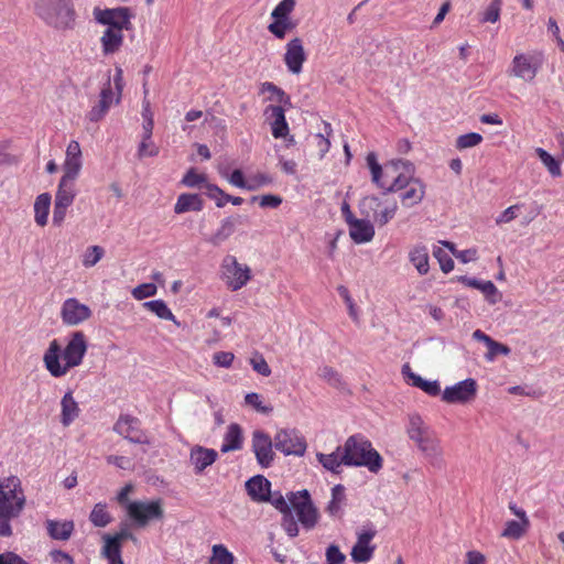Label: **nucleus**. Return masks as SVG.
<instances>
[{
  "label": "nucleus",
  "mask_w": 564,
  "mask_h": 564,
  "mask_svg": "<svg viewBox=\"0 0 564 564\" xmlns=\"http://www.w3.org/2000/svg\"><path fill=\"white\" fill-rule=\"evenodd\" d=\"M406 434L431 467L435 469L444 467V451L441 440L420 415L411 414L409 416Z\"/></svg>",
  "instance_id": "f257e3e1"
},
{
  "label": "nucleus",
  "mask_w": 564,
  "mask_h": 564,
  "mask_svg": "<svg viewBox=\"0 0 564 564\" xmlns=\"http://www.w3.org/2000/svg\"><path fill=\"white\" fill-rule=\"evenodd\" d=\"M25 505L21 480L15 476L0 479V535L12 533L11 520L19 517Z\"/></svg>",
  "instance_id": "f03ea898"
},
{
  "label": "nucleus",
  "mask_w": 564,
  "mask_h": 564,
  "mask_svg": "<svg viewBox=\"0 0 564 564\" xmlns=\"http://www.w3.org/2000/svg\"><path fill=\"white\" fill-rule=\"evenodd\" d=\"M341 447L345 466H364L371 473H378L381 469L382 458L380 454L364 436L352 435L346 440Z\"/></svg>",
  "instance_id": "7ed1b4c3"
},
{
  "label": "nucleus",
  "mask_w": 564,
  "mask_h": 564,
  "mask_svg": "<svg viewBox=\"0 0 564 564\" xmlns=\"http://www.w3.org/2000/svg\"><path fill=\"white\" fill-rule=\"evenodd\" d=\"M35 13L56 30L73 29L75 24L76 14L70 0H39Z\"/></svg>",
  "instance_id": "20e7f679"
},
{
  "label": "nucleus",
  "mask_w": 564,
  "mask_h": 564,
  "mask_svg": "<svg viewBox=\"0 0 564 564\" xmlns=\"http://www.w3.org/2000/svg\"><path fill=\"white\" fill-rule=\"evenodd\" d=\"M219 278L228 290L236 292L251 281L252 272L248 264L240 263L232 254H226L220 262Z\"/></svg>",
  "instance_id": "39448f33"
},
{
  "label": "nucleus",
  "mask_w": 564,
  "mask_h": 564,
  "mask_svg": "<svg viewBox=\"0 0 564 564\" xmlns=\"http://www.w3.org/2000/svg\"><path fill=\"white\" fill-rule=\"evenodd\" d=\"M359 209L362 216L382 227L395 216L398 204L393 198L372 195L361 199Z\"/></svg>",
  "instance_id": "423d86ee"
},
{
  "label": "nucleus",
  "mask_w": 564,
  "mask_h": 564,
  "mask_svg": "<svg viewBox=\"0 0 564 564\" xmlns=\"http://www.w3.org/2000/svg\"><path fill=\"white\" fill-rule=\"evenodd\" d=\"M366 161L371 172L372 182L378 187L388 192L389 186H386L383 183H393L398 170H408V172H411L412 170V163L403 160L391 161L382 166L379 164L377 155L373 152L367 154Z\"/></svg>",
  "instance_id": "0eeeda50"
},
{
  "label": "nucleus",
  "mask_w": 564,
  "mask_h": 564,
  "mask_svg": "<svg viewBox=\"0 0 564 564\" xmlns=\"http://www.w3.org/2000/svg\"><path fill=\"white\" fill-rule=\"evenodd\" d=\"M296 6V0H281L271 12L272 22L268 31L278 40L285 39L286 34L296 28V22L291 14Z\"/></svg>",
  "instance_id": "6e6552de"
},
{
  "label": "nucleus",
  "mask_w": 564,
  "mask_h": 564,
  "mask_svg": "<svg viewBox=\"0 0 564 564\" xmlns=\"http://www.w3.org/2000/svg\"><path fill=\"white\" fill-rule=\"evenodd\" d=\"M543 64L542 53H518L511 61L509 75L523 82L531 83L536 77Z\"/></svg>",
  "instance_id": "1a4fd4ad"
},
{
  "label": "nucleus",
  "mask_w": 564,
  "mask_h": 564,
  "mask_svg": "<svg viewBox=\"0 0 564 564\" xmlns=\"http://www.w3.org/2000/svg\"><path fill=\"white\" fill-rule=\"evenodd\" d=\"M288 500L292 512L295 511L301 524L307 529H313L318 521V511L312 502L311 496L306 489L288 494Z\"/></svg>",
  "instance_id": "9d476101"
},
{
  "label": "nucleus",
  "mask_w": 564,
  "mask_h": 564,
  "mask_svg": "<svg viewBox=\"0 0 564 564\" xmlns=\"http://www.w3.org/2000/svg\"><path fill=\"white\" fill-rule=\"evenodd\" d=\"M127 514L138 527H145L150 521L163 516L161 500H134L127 503Z\"/></svg>",
  "instance_id": "9b49d317"
},
{
  "label": "nucleus",
  "mask_w": 564,
  "mask_h": 564,
  "mask_svg": "<svg viewBox=\"0 0 564 564\" xmlns=\"http://www.w3.org/2000/svg\"><path fill=\"white\" fill-rule=\"evenodd\" d=\"M376 534L377 530L371 523H367L357 530V541L350 552L351 560L355 563H367L372 558L376 545L371 542Z\"/></svg>",
  "instance_id": "f8f14e48"
},
{
  "label": "nucleus",
  "mask_w": 564,
  "mask_h": 564,
  "mask_svg": "<svg viewBox=\"0 0 564 564\" xmlns=\"http://www.w3.org/2000/svg\"><path fill=\"white\" fill-rule=\"evenodd\" d=\"M477 392V381L473 378H467L446 387L442 391V400L451 404H466L475 400Z\"/></svg>",
  "instance_id": "ddd939ff"
},
{
  "label": "nucleus",
  "mask_w": 564,
  "mask_h": 564,
  "mask_svg": "<svg viewBox=\"0 0 564 564\" xmlns=\"http://www.w3.org/2000/svg\"><path fill=\"white\" fill-rule=\"evenodd\" d=\"M274 446L284 455L302 456L306 451V442L296 430H280L274 436Z\"/></svg>",
  "instance_id": "4468645a"
},
{
  "label": "nucleus",
  "mask_w": 564,
  "mask_h": 564,
  "mask_svg": "<svg viewBox=\"0 0 564 564\" xmlns=\"http://www.w3.org/2000/svg\"><path fill=\"white\" fill-rule=\"evenodd\" d=\"M113 431L131 443L149 444L148 435L142 431L140 421L131 415L122 414L113 425Z\"/></svg>",
  "instance_id": "2eb2a0df"
},
{
  "label": "nucleus",
  "mask_w": 564,
  "mask_h": 564,
  "mask_svg": "<svg viewBox=\"0 0 564 564\" xmlns=\"http://www.w3.org/2000/svg\"><path fill=\"white\" fill-rule=\"evenodd\" d=\"M91 310L76 297L66 299L61 306V319L67 326H76L91 317Z\"/></svg>",
  "instance_id": "dca6fc26"
},
{
  "label": "nucleus",
  "mask_w": 564,
  "mask_h": 564,
  "mask_svg": "<svg viewBox=\"0 0 564 564\" xmlns=\"http://www.w3.org/2000/svg\"><path fill=\"white\" fill-rule=\"evenodd\" d=\"M121 99L115 96L110 78L102 86L98 100L91 106L90 110L86 113V119L90 122H99L108 113L112 105H118Z\"/></svg>",
  "instance_id": "f3484780"
},
{
  "label": "nucleus",
  "mask_w": 564,
  "mask_h": 564,
  "mask_svg": "<svg viewBox=\"0 0 564 564\" xmlns=\"http://www.w3.org/2000/svg\"><path fill=\"white\" fill-rule=\"evenodd\" d=\"M307 59L303 40L299 36L291 39L285 44L283 62L291 74L299 75L303 70V65Z\"/></svg>",
  "instance_id": "a211bd4d"
},
{
  "label": "nucleus",
  "mask_w": 564,
  "mask_h": 564,
  "mask_svg": "<svg viewBox=\"0 0 564 564\" xmlns=\"http://www.w3.org/2000/svg\"><path fill=\"white\" fill-rule=\"evenodd\" d=\"M272 446V440L267 433L262 431L253 432L252 451L256 455L258 464L263 468L269 467L273 462L274 453Z\"/></svg>",
  "instance_id": "6ab92c4d"
},
{
  "label": "nucleus",
  "mask_w": 564,
  "mask_h": 564,
  "mask_svg": "<svg viewBox=\"0 0 564 564\" xmlns=\"http://www.w3.org/2000/svg\"><path fill=\"white\" fill-rule=\"evenodd\" d=\"M84 355H44V364L54 377L64 376L70 368L82 364Z\"/></svg>",
  "instance_id": "aec40b11"
},
{
  "label": "nucleus",
  "mask_w": 564,
  "mask_h": 564,
  "mask_svg": "<svg viewBox=\"0 0 564 564\" xmlns=\"http://www.w3.org/2000/svg\"><path fill=\"white\" fill-rule=\"evenodd\" d=\"M263 115L270 123L272 135L275 139L285 138L289 132V124L285 119V108L280 105H269L264 108Z\"/></svg>",
  "instance_id": "412c9836"
},
{
  "label": "nucleus",
  "mask_w": 564,
  "mask_h": 564,
  "mask_svg": "<svg viewBox=\"0 0 564 564\" xmlns=\"http://www.w3.org/2000/svg\"><path fill=\"white\" fill-rule=\"evenodd\" d=\"M218 452L202 445H194L189 449V464L196 475H202L218 459Z\"/></svg>",
  "instance_id": "4be33fe9"
},
{
  "label": "nucleus",
  "mask_w": 564,
  "mask_h": 564,
  "mask_svg": "<svg viewBox=\"0 0 564 564\" xmlns=\"http://www.w3.org/2000/svg\"><path fill=\"white\" fill-rule=\"evenodd\" d=\"M402 375L409 384L423 390L425 393L430 395L434 397L441 392V387L436 380H424L419 375L414 373L408 364L403 365Z\"/></svg>",
  "instance_id": "5701e85b"
},
{
  "label": "nucleus",
  "mask_w": 564,
  "mask_h": 564,
  "mask_svg": "<svg viewBox=\"0 0 564 564\" xmlns=\"http://www.w3.org/2000/svg\"><path fill=\"white\" fill-rule=\"evenodd\" d=\"M271 484L270 481L261 476H254L246 482V489L252 500L258 502H264L269 498Z\"/></svg>",
  "instance_id": "b1692460"
},
{
  "label": "nucleus",
  "mask_w": 564,
  "mask_h": 564,
  "mask_svg": "<svg viewBox=\"0 0 564 564\" xmlns=\"http://www.w3.org/2000/svg\"><path fill=\"white\" fill-rule=\"evenodd\" d=\"M349 235L356 243L369 242L375 236V228L368 218L350 220Z\"/></svg>",
  "instance_id": "393cba45"
},
{
  "label": "nucleus",
  "mask_w": 564,
  "mask_h": 564,
  "mask_svg": "<svg viewBox=\"0 0 564 564\" xmlns=\"http://www.w3.org/2000/svg\"><path fill=\"white\" fill-rule=\"evenodd\" d=\"M80 414V408L73 392L67 391L61 400V423L69 426Z\"/></svg>",
  "instance_id": "a878e982"
},
{
  "label": "nucleus",
  "mask_w": 564,
  "mask_h": 564,
  "mask_svg": "<svg viewBox=\"0 0 564 564\" xmlns=\"http://www.w3.org/2000/svg\"><path fill=\"white\" fill-rule=\"evenodd\" d=\"M121 26L107 28L100 39L104 54H112L122 45L123 33Z\"/></svg>",
  "instance_id": "bb28decb"
},
{
  "label": "nucleus",
  "mask_w": 564,
  "mask_h": 564,
  "mask_svg": "<svg viewBox=\"0 0 564 564\" xmlns=\"http://www.w3.org/2000/svg\"><path fill=\"white\" fill-rule=\"evenodd\" d=\"M242 217L239 215L229 216L221 220L218 229L212 236L210 242L215 246L220 245L226 241L230 236H232L237 229V226L241 224Z\"/></svg>",
  "instance_id": "cd10ccee"
},
{
  "label": "nucleus",
  "mask_w": 564,
  "mask_h": 564,
  "mask_svg": "<svg viewBox=\"0 0 564 564\" xmlns=\"http://www.w3.org/2000/svg\"><path fill=\"white\" fill-rule=\"evenodd\" d=\"M129 10L127 8H118L112 10H105L99 13L97 17V20L108 25L107 28L111 26H121L126 28L129 23Z\"/></svg>",
  "instance_id": "c85d7f7f"
},
{
  "label": "nucleus",
  "mask_w": 564,
  "mask_h": 564,
  "mask_svg": "<svg viewBox=\"0 0 564 564\" xmlns=\"http://www.w3.org/2000/svg\"><path fill=\"white\" fill-rule=\"evenodd\" d=\"M243 437L241 427L231 423L224 435L223 444L220 451L223 453H229L234 451H238L242 447Z\"/></svg>",
  "instance_id": "c756f323"
},
{
  "label": "nucleus",
  "mask_w": 564,
  "mask_h": 564,
  "mask_svg": "<svg viewBox=\"0 0 564 564\" xmlns=\"http://www.w3.org/2000/svg\"><path fill=\"white\" fill-rule=\"evenodd\" d=\"M203 207L204 203L198 194L183 193L177 197L174 213L180 215L187 212H200Z\"/></svg>",
  "instance_id": "7c9ffc66"
},
{
  "label": "nucleus",
  "mask_w": 564,
  "mask_h": 564,
  "mask_svg": "<svg viewBox=\"0 0 564 564\" xmlns=\"http://www.w3.org/2000/svg\"><path fill=\"white\" fill-rule=\"evenodd\" d=\"M316 458L326 470L337 474L340 471L341 465H344L343 447L338 446L329 454L317 453Z\"/></svg>",
  "instance_id": "2f4dec72"
},
{
  "label": "nucleus",
  "mask_w": 564,
  "mask_h": 564,
  "mask_svg": "<svg viewBox=\"0 0 564 564\" xmlns=\"http://www.w3.org/2000/svg\"><path fill=\"white\" fill-rule=\"evenodd\" d=\"M52 203L50 193L40 194L34 202V220L37 226L44 227L48 221V214Z\"/></svg>",
  "instance_id": "473e14b6"
},
{
  "label": "nucleus",
  "mask_w": 564,
  "mask_h": 564,
  "mask_svg": "<svg viewBox=\"0 0 564 564\" xmlns=\"http://www.w3.org/2000/svg\"><path fill=\"white\" fill-rule=\"evenodd\" d=\"M101 554L107 558L108 564H123L121 558L122 544L110 534L104 535Z\"/></svg>",
  "instance_id": "72a5a7b5"
},
{
  "label": "nucleus",
  "mask_w": 564,
  "mask_h": 564,
  "mask_svg": "<svg viewBox=\"0 0 564 564\" xmlns=\"http://www.w3.org/2000/svg\"><path fill=\"white\" fill-rule=\"evenodd\" d=\"M409 260L419 274L425 275L430 270V257L425 246H415L409 252Z\"/></svg>",
  "instance_id": "f704fd0d"
},
{
  "label": "nucleus",
  "mask_w": 564,
  "mask_h": 564,
  "mask_svg": "<svg viewBox=\"0 0 564 564\" xmlns=\"http://www.w3.org/2000/svg\"><path fill=\"white\" fill-rule=\"evenodd\" d=\"M77 195L76 181L61 178L55 193V202L68 205H73Z\"/></svg>",
  "instance_id": "c9c22d12"
},
{
  "label": "nucleus",
  "mask_w": 564,
  "mask_h": 564,
  "mask_svg": "<svg viewBox=\"0 0 564 564\" xmlns=\"http://www.w3.org/2000/svg\"><path fill=\"white\" fill-rule=\"evenodd\" d=\"M460 281L469 288L481 291L490 303H496L498 301V289L491 281H481L468 276H462Z\"/></svg>",
  "instance_id": "e433bc0d"
},
{
  "label": "nucleus",
  "mask_w": 564,
  "mask_h": 564,
  "mask_svg": "<svg viewBox=\"0 0 564 564\" xmlns=\"http://www.w3.org/2000/svg\"><path fill=\"white\" fill-rule=\"evenodd\" d=\"M206 195L210 199H214L216 206L219 208L224 207L227 203H231L235 206H239L243 203L242 197L226 194L220 187H218L215 184H206Z\"/></svg>",
  "instance_id": "4c0bfd02"
},
{
  "label": "nucleus",
  "mask_w": 564,
  "mask_h": 564,
  "mask_svg": "<svg viewBox=\"0 0 564 564\" xmlns=\"http://www.w3.org/2000/svg\"><path fill=\"white\" fill-rule=\"evenodd\" d=\"M46 529L50 536L54 540L66 541L70 538L74 531V522L73 521H55L48 520L46 522Z\"/></svg>",
  "instance_id": "58836bf2"
},
{
  "label": "nucleus",
  "mask_w": 564,
  "mask_h": 564,
  "mask_svg": "<svg viewBox=\"0 0 564 564\" xmlns=\"http://www.w3.org/2000/svg\"><path fill=\"white\" fill-rule=\"evenodd\" d=\"M346 495L343 485H336L332 488V498L327 505V512L330 517L340 518L345 506Z\"/></svg>",
  "instance_id": "ea45409f"
},
{
  "label": "nucleus",
  "mask_w": 564,
  "mask_h": 564,
  "mask_svg": "<svg viewBox=\"0 0 564 564\" xmlns=\"http://www.w3.org/2000/svg\"><path fill=\"white\" fill-rule=\"evenodd\" d=\"M261 94H269L268 100L276 102L280 106H291L290 96L279 86L271 82H264L260 86Z\"/></svg>",
  "instance_id": "a19ab883"
},
{
  "label": "nucleus",
  "mask_w": 564,
  "mask_h": 564,
  "mask_svg": "<svg viewBox=\"0 0 564 564\" xmlns=\"http://www.w3.org/2000/svg\"><path fill=\"white\" fill-rule=\"evenodd\" d=\"M405 192L402 194V203L406 206H413L419 204L425 194V186L420 180H413L411 184L405 187Z\"/></svg>",
  "instance_id": "79ce46f5"
},
{
  "label": "nucleus",
  "mask_w": 564,
  "mask_h": 564,
  "mask_svg": "<svg viewBox=\"0 0 564 564\" xmlns=\"http://www.w3.org/2000/svg\"><path fill=\"white\" fill-rule=\"evenodd\" d=\"M530 527V520H509L505 524L501 536L510 540H519L522 538Z\"/></svg>",
  "instance_id": "37998d69"
},
{
  "label": "nucleus",
  "mask_w": 564,
  "mask_h": 564,
  "mask_svg": "<svg viewBox=\"0 0 564 564\" xmlns=\"http://www.w3.org/2000/svg\"><path fill=\"white\" fill-rule=\"evenodd\" d=\"M207 319H215L214 322L209 321L205 327L214 332V337L209 340L217 341L219 339V333L217 328H227L231 325L230 317H219V312L217 308H212L207 315Z\"/></svg>",
  "instance_id": "c03bdc74"
},
{
  "label": "nucleus",
  "mask_w": 564,
  "mask_h": 564,
  "mask_svg": "<svg viewBox=\"0 0 564 564\" xmlns=\"http://www.w3.org/2000/svg\"><path fill=\"white\" fill-rule=\"evenodd\" d=\"M143 307L145 310L152 312L153 314H155L161 319L172 321L175 324H178L176 322L175 315L167 307L166 303L163 300H153V301L144 302Z\"/></svg>",
  "instance_id": "a18cd8bd"
},
{
  "label": "nucleus",
  "mask_w": 564,
  "mask_h": 564,
  "mask_svg": "<svg viewBox=\"0 0 564 564\" xmlns=\"http://www.w3.org/2000/svg\"><path fill=\"white\" fill-rule=\"evenodd\" d=\"M82 166V158L65 156V161L63 164V176L61 178L77 181Z\"/></svg>",
  "instance_id": "49530a36"
},
{
  "label": "nucleus",
  "mask_w": 564,
  "mask_h": 564,
  "mask_svg": "<svg viewBox=\"0 0 564 564\" xmlns=\"http://www.w3.org/2000/svg\"><path fill=\"white\" fill-rule=\"evenodd\" d=\"M89 520L95 527L105 528L111 522V516L107 511V506L105 503H96L93 508Z\"/></svg>",
  "instance_id": "de8ad7c7"
},
{
  "label": "nucleus",
  "mask_w": 564,
  "mask_h": 564,
  "mask_svg": "<svg viewBox=\"0 0 564 564\" xmlns=\"http://www.w3.org/2000/svg\"><path fill=\"white\" fill-rule=\"evenodd\" d=\"M234 554L223 544H215L212 549L209 564H234Z\"/></svg>",
  "instance_id": "09e8293b"
},
{
  "label": "nucleus",
  "mask_w": 564,
  "mask_h": 564,
  "mask_svg": "<svg viewBox=\"0 0 564 564\" xmlns=\"http://www.w3.org/2000/svg\"><path fill=\"white\" fill-rule=\"evenodd\" d=\"M535 153L552 176L558 177L562 175L560 163L547 151L536 148Z\"/></svg>",
  "instance_id": "8fccbe9b"
},
{
  "label": "nucleus",
  "mask_w": 564,
  "mask_h": 564,
  "mask_svg": "<svg viewBox=\"0 0 564 564\" xmlns=\"http://www.w3.org/2000/svg\"><path fill=\"white\" fill-rule=\"evenodd\" d=\"M414 167L412 166L411 172H408V170H398L394 181L389 182V192H398L400 189H403L408 187L411 182L414 180L412 177ZM386 186H388V183H383Z\"/></svg>",
  "instance_id": "3c124183"
},
{
  "label": "nucleus",
  "mask_w": 564,
  "mask_h": 564,
  "mask_svg": "<svg viewBox=\"0 0 564 564\" xmlns=\"http://www.w3.org/2000/svg\"><path fill=\"white\" fill-rule=\"evenodd\" d=\"M245 403L261 414H269L273 410V408L269 403H265L263 398L256 392L247 393Z\"/></svg>",
  "instance_id": "603ef678"
},
{
  "label": "nucleus",
  "mask_w": 564,
  "mask_h": 564,
  "mask_svg": "<svg viewBox=\"0 0 564 564\" xmlns=\"http://www.w3.org/2000/svg\"><path fill=\"white\" fill-rule=\"evenodd\" d=\"M105 256V249L100 246L88 247L82 256V263L85 268L96 265Z\"/></svg>",
  "instance_id": "864d4df0"
},
{
  "label": "nucleus",
  "mask_w": 564,
  "mask_h": 564,
  "mask_svg": "<svg viewBox=\"0 0 564 564\" xmlns=\"http://www.w3.org/2000/svg\"><path fill=\"white\" fill-rule=\"evenodd\" d=\"M273 177L264 172H257L248 176V191H257L261 187L271 185Z\"/></svg>",
  "instance_id": "5fc2aeb1"
},
{
  "label": "nucleus",
  "mask_w": 564,
  "mask_h": 564,
  "mask_svg": "<svg viewBox=\"0 0 564 564\" xmlns=\"http://www.w3.org/2000/svg\"><path fill=\"white\" fill-rule=\"evenodd\" d=\"M87 343L86 337L83 332L73 333L70 339L68 340L64 352H86Z\"/></svg>",
  "instance_id": "6e6d98bb"
},
{
  "label": "nucleus",
  "mask_w": 564,
  "mask_h": 564,
  "mask_svg": "<svg viewBox=\"0 0 564 564\" xmlns=\"http://www.w3.org/2000/svg\"><path fill=\"white\" fill-rule=\"evenodd\" d=\"M473 337L476 340L484 341L487 346L488 352H509V348L502 344H499L491 339L488 335H486L480 329L474 332Z\"/></svg>",
  "instance_id": "4d7b16f0"
},
{
  "label": "nucleus",
  "mask_w": 564,
  "mask_h": 564,
  "mask_svg": "<svg viewBox=\"0 0 564 564\" xmlns=\"http://www.w3.org/2000/svg\"><path fill=\"white\" fill-rule=\"evenodd\" d=\"M502 0H491L489 6L481 14L480 22L482 23H496L500 19Z\"/></svg>",
  "instance_id": "13d9d810"
},
{
  "label": "nucleus",
  "mask_w": 564,
  "mask_h": 564,
  "mask_svg": "<svg viewBox=\"0 0 564 564\" xmlns=\"http://www.w3.org/2000/svg\"><path fill=\"white\" fill-rule=\"evenodd\" d=\"M482 142V135L477 132L462 134L456 139L455 147L458 150H465L476 147Z\"/></svg>",
  "instance_id": "bf43d9fd"
},
{
  "label": "nucleus",
  "mask_w": 564,
  "mask_h": 564,
  "mask_svg": "<svg viewBox=\"0 0 564 564\" xmlns=\"http://www.w3.org/2000/svg\"><path fill=\"white\" fill-rule=\"evenodd\" d=\"M183 184L187 187H205L207 183V177L205 174L197 173L194 169L187 171V173L183 177Z\"/></svg>",
  "instance_id": "052dcab7"
},
{
  "label": "nucleus",
  "mask_w": 564,
  "mask_h": 564,
  "mask_svg": "<svg viewBox=\"0 0 564 564\" xmlns=\"http://www.w3.org/2000/svg\"><path fill=\"white\" fill-rule=\"evenodd\" d=\"M433 256L440 263V268L444 273H449L454 269L452 257L441 247L433 249Z\"/></svg>",
  "instance_id": "680f3d73"
},
{
  "label": "nucleus",
  "mask_w": 564,
  "mask_h": 564,
  "mask_svg": "<svg viewBox=\"0 0 564 564\" xmlns=\"http://www.w3.org/2000/svg\"><path fill=\"white\" fill-rule=\"evenodd\" d=\"M281 527L290 538L297 536L299 525L294 519L292 510L282 514Z\"/></svg>",
  "instance_id": "e2e57ef3"
},
{
  "label": "nucleus",
  "mask_w": 564,
  "mask_h": 564,
  "mask_svg": "<svg viewBox=\"0 0 564 564\" xmlns=\"http://www.w3.org/2000/svg\"><path fill=\"white\" fill-rule=\"evenodd\" d=\"M137 154L139 159L156 156L159 154V147L151 139L142 137Z\"/></svg>",
  "instance_id": "0e129e2a"
},
{
  "label": "nucleus",
  "mask_w": 564,
  "mask_h": 564,
  "mask_svg": "<svg viewBox=\"0 0 564 564\" xmlns=\"http://www.w3.org/2000/svg\"><path fill=\"white\" fill-rule=\"evenodd\" d=\"M158 288L154 283H142L135 286L131 294L135 300L141 301L147 297L154 296Z\"/></svg>",
  "instance_id": "69168bd1"
},
{
  "label": "nucleus",
  "mask_w": 564,
  "mask_h": 564,
  "mask_svg": "<svg viewBox=\"0 0 564 564\" xmlns=\"http://www.w3.org/2000/svg\"><path fill=\"white\" fill-rule=\"evenodd\" d=\"M265 502H270L282 514L285 513L286 511H291L290 501L286 500L280 492H270L269 498Z\"/></svg>",
  "instance_id": "338daca9"
},
{
  "label": "nucleus",
  "mask_w": 564,
  "mask_h": 564,
  "mask_svg": "<svg viewBox=\"0 0 564 564\" xmlns=\"http://www.w3.org/2000/svg\"><path fill=\"white\" fill-rule=\"evenodd\" d=\"M325 564H344L346 556L335 544L329 545L325 552Z\"/></svg>",
  "instance_id": "774afa93"
}]
</instances>
